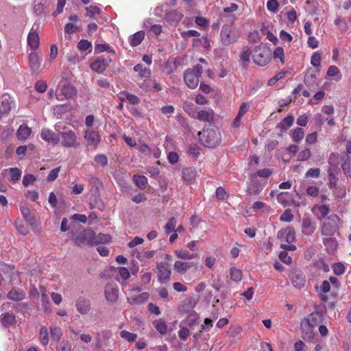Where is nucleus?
I'll return each instance as SVG.
<instances>
[{"instance_id":"obj_26","label":"nucleus","mask_w":351,"mask_h":351,"mask_svg":"<svg viewBox=\"0 0 351 351\" xmlns=\"http://www.w3.org/2000/svg\"><path fill=\"white\" fill-rule=\"evenodd\" d=\"M145 32L139 31L136 32L130 38V44L132 47L138 46L144 39Z\"/></svg>"},{"instance_id":"obj_45","label":"nucleus","mask_w":351,"mask_h":351,"mask_svg":"<svg viewBox=\"0 0 351 351\" xmlns=\"http://www.w3.org/2000/svg\"><path fill=\"white\" fill-rule=\"evenodd\" d=\"M50 332H51V338L56 341H58L62 335V330L59 327H56V326L52 327L51 326L50 328Z\"/></svg>"},{"instance_id":"obj_18","label":"nucleus","mask_w":351,"mask_h":351,"mask_svg":"<svg viewBox=\"0 0 351 351\" xmlns=\"http://www.w3.org/2000/svg\"><path fill=\"white\" fill-rule=\"evenodd\" d=\"M194 264L193 262L176 261L173 264V269L177 273L184 274Z\"/></svg>"},{"instance_id":"obj_42","label":"nucleus","mask_w":351,"mask_h":351,"mask_svg":"<svg viewBox=\"0 0 351 351\" xmlns=\"http://www.w3.org/2000/svg\"><path fill=\"white\" fill-rule=\"evenodd\" d=\"M104 51L114 53V50L107 44H97L95 46V53H100Z\"/></svg>"},{"instance_id":"obj_34","label":"nucleus","mask_w":351,"mask_h":351,"mask_svg":"<svg viewBox=\"0 0 351 351\" xmlns=\"http://www.w3.org/2000/svg\"><path fill=\"white\" fill-rule=\"evenodd\" d=\"M293 117L292 115H289L282 119V121L278 124V127L282 130H286L293 125Z\"/></svg>"},{"instance_id":"obj_39","label":"nucleus","mask_w":351,"mask_h":351,"mask_svg":"<svg viewBox=\"0 0 351 351\" xmlns=\"http://www.w3.org/2000/svg\"><path fill=\"white\" fill-rule=\"evenodd\" d=\"M324 245L327 250L330 252H333L337 247V241L332 237H327L323 240Z\"/></svg>"},{"instance_id":"obj_27","label":"nucleus","mask_w":351,"mask_h":351,"mask_svg":"<svg viewBox=\"0 0 351 351\" xmlns=\"http://www.w3.org/2000/svg\"><path fill=\"white\" fill-rule=\"evenodd\" d=\"M174 253L180 259L191 260L198 257L197 254H191L186 250H176Z\"/></svg>"},{"instance_id":"obj_2","label":"nucleus","mask_w":351,"mask_h":351,"mask_svg":"<svg viewBox=\"0 0 351 351\" xmlns=\"http://www.w3.org/2000/svg\"><path fill=\"white\" fill-rule=\"evenodd\" d=\"M197 134L201 143L208 147H216L221 141V134L217 129L206 128Z\"/></svg>"},{"instance_id":"obj_61","label":"nucleus","mask_w":351,"mask_h":351,"mask_svg":"<svg viewBox=\"0 0 351 351\" xmlns=\"http://www.w3.org/2000/svg\"><path fill=\"white\" fill-rule=\"evenodd\" d=\"M95 161L102 167H104L108 164L107 157L103 154H99L95 156Z\"/></svg>"},{"instance_id":"obj_54","label":"nucleus","mask_w":351,"mask_h":351,"mask_svg":"<svg viewBox=\"0 0 351 351\" xmlns=\"http://www.w3.org/2000/svg\"><path fill=\"white\" fill-rule=\"evenodd\" d=\"M311 156V152L309 149L306 148L301 151L298 154V160L303 161L308 160Z\"/></svg>"},{"instance_id":"obj_33","label":"nucleus","mask_w":351,"mask_h":351,"mask_svg":"<svg viewBox=\"0 0 351 351\" xmlns=\"http://www.w3.org/2000/svg\"><path fill=\"white\" fill-rule=\"evenodd\" d=\"M183 110L193 119H195L197 114V107L191 102H185L183 105Z\"/></svg>"},{"instance_id":"obj_32","label":"nucleus","mask_w":351,"mask_h":351,"mask_svg":"<svg viewBox=\"0 0 351 351\" xmlns=\"http://www.w3.org/2000/svg\"><path fill=\"white\" fill-rule=\"evenodd\" d=\"M21 212L25 220L30 224L36 223L35 217L32 214L31 210L28 208L24 206L21 207Z\"/></svg>"},{"instance_id":"obj_50","label":"nucleus","mask_w":351,"mask_h":351,"mask_svg":"<svg viewBox=\"0 0 351 351\" xmlns=\"http://www.w3.org/2000/svg\"><path fill=\"white\" fill-rule=\"evenodd\" d=\"M293 219V215L291 210H286L280 216V220L284 222H290Z\"/></svg>"},{"instance_id":"obj_12","label":"nucleus","mask_w":351,"mask_h":351,"mask_svg":"<svg viewBox=\"0 0 351 351\" xmlns=\"http://www.w3.org/2000/svg\"><path fill=\"white\" fill-rule=\"evenodd\" d=\"M140 289L138 288L132 289L130 292L128 300L131 304H138L145 302L149 298V294L147 292L139 293Z\"/></svg>"},{"instance_id":"obj_4","label":"nucleus","mask_w":351,"mask_h":351,"mask_svg":"<svg viewBox=\"0 0 351 351\" xmlns=\"http://www.w3.org/2000/svg\"><path fill=\"white\" fill-rule=\"evenodd\" d=\"M239 38L238 32L232 25H223L220 32L221 42L223 45L228 46L234 44Z\"/></svg>"},{"instance_id":"obj_25","label":"nucleus","mask_w":351,"mask_h":351,"mask_svg":"<svg viewBox=\"0 0 351 351\" xmlns=\"http://www.w3.org/2000/svg\"><path fill=\"white\" fill-rule=\"evenodd\" d=\"M93 245L100 243H108L111 241V237L109 234L99 233L97 235L93 232Z\"/></svg>"},{"instance_id":"obj_23","label":"nucleus","mask_w":351,"mask_h":351,"mask_svg":"<svg viewBox=\"0 0 351 351\" xmlns=\"http://www.w3.org/2000/svg\"><path fill=\"white\" fill-rule=\"evenodd\" d=\"M107 67L105 60L101 58H97L91 64V69L98 73H103Z\"/></svg>"},{"instance_id":"obj_22","label":"nucleus","mask_w":351,"mask_h":351,"mask_svg":"<svg viewBox=\"0 0 351 351\" xmlns=\"http://www.w3.org/2000/svg\"><path fill=\"white\" fill-rule=\"evenodd\" d=\"M316 226L309 218L302 219V232L306 235H311L315 230Z\"/></svg>"},{"instance_id":"obj_40","label":"nucleus","mask_w":351,"mask_h":351,"mask_svg":"<svg viewBox=\"0 0 351 351\" xmlns=\"http://www.w3.org/2000/svg\"><path fill=\"white\" fill-rule=\"evenodd\" d=\"M133 180L136 185L140 189H144L147 184V179L144 176H134Z\"/></svg>"},{"instance_id":"obj_19","label":"nucleus","mask_w":351,"mask_h":351,"mask_svg":"<svg viewBox=\"0 0 351 351\" xmlns=\"http://www.w3.org/2000/svg\"><path fill=\"white\" fill-rule=\"evenodd\" d=\"M12 105V101L8 95H3L0 103V114L6 115L8 114Z\"/></svg>"},{"instance_id":"obj_58","label":"nucleus","mask_w":351,"mask_h":351,"mask_svg":"<svg viewBox=\"0 0 351 351\" xmlns=\"http://www.w3.org/2000/svg\"><path fill=\"white\" fill-rule=\"evenodd\" d=\"M332 269L336 275H341L345 271V267L342 263H337L333 265Z\"/></svg>"},{"instance_id":"obj_49","label":"nucleus","mask_w":351,"mask_h":351,"mask_svg":"<svg viewBox=\"0 0 351 351\" xmlns=\"http://www.w3.org/2000/svg\"><path fill=\"white\" fill-rule=\"evenodd\" d=\"M293 285L297 288H301L304 285L305 279L302 276H295L292 278Z\"/></svg>"},{"instance_id":"obj_7","label":"nucleus","mask_w":351,"mask_h":351,"mask_svg":"<svg viewBox=\"0 0 351 351\" xmlns=\"http://www.w3.org/2000/svg\"><path fill=\"white\" fill-rule=\"evenodd\" d=\"M55 129L58 132V134L55 133L53 131L48 128H43L40 132L42 139L53 145H59L60 141V132L61 130V125L56 124L55 125Z\"/></svg>"},{"instance_id":"obj_17","label":"nucleus","mask_w":351,"mask_h":351,"mask_svg":"<svg viewBox=\"0 0 351 351\" xmlns=\"http://www.w3.org/2000/svg\"><path fill=\"white\" fill-rule=\"evenodd\" d=\"M184 80L187 86L191 89L195 88L199 84V77L194 71L187 70L184 75Z\"/></svg>"},{"instance_id":"obj_36","label":"nucleus","mask_w":351,"mask_h":351,"mask_svg":"<svg viewBox=\"0 0 351 351\" xmlns=\"http://www.w3.org/2000/svg\"><path fill=\"white\" fill-rule=\"evenodd\" d=\"M304 136V131L301 128H297L292 131L291 137L295 143H300Z\"/></svg>"},{"instance_id":"obj_63","label":"nucleus","mask_w":351,"mask_h":351,"mask_svg":"<svg viewBox=\"0 0 351 351\" xmlns=\"http://www.w3.org/2000/svg\"><path fill=\"white\" fill-rule=\"evenodd\" d=\"M319 174H320V169L319 168L310 169L306 173L305 176L306 178L310 177V178H317L319 176Z\"/></svg>"},{"instance_id":"obj_55","label":"nucleus","mask_w":351,"mask_h":351,"mask_svg":"<svg viewBox=\"0 0 351 351\" xmlns=\"http://www.w3.org/2000/svg\"><path fill=\"white\" fill-rule=\"evenodd\" d=\"M318 73H319L318 71H313L312 72L311 71H309L307 73L306 75L305 76L304 83L306 85H310V84L311 83L313 80L316 77V76L318 75Z\"/></svg>"},{"instance_id":"obj_46","label":"nucleus","mask_w":351,"mask_h":351,"mask_svg":"<svg viewBox=\"0 0 351 351\" xmlns=\"http://www.w3.org/2000/svg\"><path fill=\"white\" fill-rule=\"evenodd\" d=\"M176 225V219H175V217H171V219H169L168 222L165 226V232L167 234H169L172 231H175Z\"/></svg>"},{"instance_id":"obj_59","label":"nucleus","mask_w":351,"mask_h":351,"mask_svg":"<svg viewBox=\"0 0 351 351\" xmlns=\"http://www.w3.org/2000/svg\"><path fill=\"white\" fill-rule=\"evenodd\" d=\"M119 274L123 280H128L130 277L129 270L124 267H119L117 268Z\"/></svg>"},{"instance_id":"obj_13","label":"nucleus","mask_w":351,"mask_h":351,"mask_svg":"<svg viewBox=\"0 0 351 351\" xmlns=\"http://www.w3.org/2000/svg\"><path fill=\"white\" fill-rule=\"evenodd\" d=\"M38 25L34 24L27 36V44L32 49H36L40 45V38L38 33Z\"/></svg>"},{"instance_id":"obj_30","label":"nucleus","mask_w":351,"mask_h":351,"mask_svg":"<svg viewBox=\"0 0 351 351\" xmlns=\"http://www.w3.org/2000/svg\"><path fill=\"white\" fill-rule=\"evenodd\" d=\"M251 56V51L248 48H244L240 55V60L241 61L242 66L247 69L248 66Z\"/></svg>"},{"instance_id":"obj_38","label":"nucleus","mask_w":351,"mask_h":351,"mask_svg":"<svg viewBox=\"0 0 351 351\" xmlns=\"http://www.w3.org/2000/svg\"><path fill=\"white\" fill-rule=\"evenodd\" d=\"M39 339L40 343L47 346L49 343V332L46 326H42L40 330Z\"/></svg>"},{"instance_id":"obj_16","label":"nucleus","mask_w":351,"mask_h":351,"mask_svg":"<svg viewBox=\"0 0 351 351\" xmlns=\"http://www.w3.org/2000/svg\"><path fill=\"white\" fill-rule=\"evenodd\" d=\"M215 112L212 108H208L197 112L195 119L203 122H212L214 120Z\"/></svg>"},{"instance_id":"obj_20","label":"nucleus","mask_w":351,"mask_h":351,"mask_svg":"<svg viewBox=\"0 0 351 351\" xmlns=\"http://www.w3.org/2000/svg\"><path fill=\"white\" fill-rule=\"evenodd\" d=\"M41 58L36 52H32L29 56V62L31 70L34 72L38 71L41 62Z\"/></svg>"},{"instance_id":"obj_6","label":"nucleus","mask_w":351,"mask_h":351,"mask_svg":"<svg viewBox=\"0 0 351 351\" xmlns=\"http://www.w3.org/2000/svg\"><path fill=\"white\" fill-rule=\"evenodd\" d=\"M75 94L76 90L70 82L66 80H62L59 82L57 93L56 94L58 99H62L59 98L60 96H63L65 99H69L74 96Z\"/></svg>"},{"instance_id":"obj_21","label":"nucleus","mask_w":351,"mask_h":351,"mask_svg":"<svg viewBox=\"0 0 351 351\" xmlns=\"http://www.w3.org/2000/svg\"><path fill=\"white\" fill-rule=\"evenodd\" d=\"M32 133V129L26 124H22L16 132V136L19 141H24L27 140Z\"/></svg>"},{"instance_id":"obj_35","label":"nucleus","mask_w":351,"mask_h":351,"mask_svg":"<svg viewBox=\"0 0 351 351\" xmlns=\"http://www.w3.org/2000/svg\"><path fill=\"white\" fill-rule=\"evenodd\" d=\"M313 211L319 218H323L329 213V208L326 205H316L313 208Z\"/></svg>"},{"instance_id":"obj_56","label":"nucleus","mask_w":351,"mask_h":351,"mask_svg":"<svg viewBox=\"0 0 351 351\" xmlns=\"http://www.w3.org/2000/svg\"><path fill=\"white\" fill-rule=\"evenodd\" d=\"M311 63L313 66L318 67L321 64V55L318 52H315L311 56Z\"/></svg>"},{"instance_id":"obj_5","label":"nucleus","mask_w":351,"mask_h":351,"mask_svg":"<svg viewBox=\"0 0 351 351\" xmlns=\"http://www.w3.org/2000/svg\"><path fill=\"white\" fill-rule=\"evenodd\" d=\"M93 231L91 229H84L73 234L71 239L74 244L79 247L93 245Z\"/></svg>"},{"instance_id":"obj_64","label":"nucleus","mask_w":351,"mask_h":351,"mask_svg":"<svg viewBox=\"0 0 351 351\" xmlns=\"http://www.w3.org/2000/svg\"><path fill=\"white\" fill-rule=\"evenodd\" d=\"M36 180V177L32 174H26L23 179V184L27 186L30 183H33Z\"/></svg>"},{"instance_id":"obj_41","label":"nucleus","mask_w":351,"mask_h":351,"mask_svg":"<svg viewBox=\"0 0 351 351\" xmlns=\"http://www.w3.org/2000/svg\"><path fill=\"white\" fill-rule=\"evenodd\" d=\"M120 337L128 342H134L137 339V335L127 330L120 332Z\"/></svg>"},{"instance_id":"obj_1","label":"nucleus","mask_w":351,"mask_h":351,"mask_svg":"<svg viewBox=\"0 0 351 351\" xmlns=\"http://www.w3.org/2000/svg\"><path fill=\"white\" fill-rule=\"evenodd\" d=\"M60 145L66 148H77L80 146V140L77 134L66 125H61L60 132Z\"/></svg>"},{"instance_id":"obj_44","label":"nucleus","mask_w":351,"mask_h":351,"mask_svg":"<svg viewBox=\"0 0 351 351\" xmlns=\"http://www.w3.org/2000/svg\"><path fill=\"white\" fill-rule=\"evenodd\" d=\"M230 275L231 279L234 281L239 282L242 279L241 271L237 268H231Z\"/></svg>"},{"instance_id":"obj_3","label":"nucleus","mask_w":351,"mask_h":351,"mask_svg":"<svg viewBox=\"0 0 351 351\" xmlns=\"http://www.w3.org/2000/svg\"><path fill=\"white\" fill-rule=\"evenodd\" d=\"M271 51L269 47L264 45L256 46L252 54L254 62L261 66L267 65L271 60Z\"/></svg>"},{"instance_id":"obj_53","label":"nucleus","mask_w":351,"mask_h":351,"mask_svg":"<svg viewBox=\"0 0 351 351\" xmlns=\"http://www.w3.org/2000/svg\"><path fill=\"white\" fill-rule=\"evenodd\" d=\"M274 58H279L282 64L285 63L284 50L282 47H277L274 51Z\"/></svg>"},{"instance_id":"obj_57","label":"nucleus","mask_w":351,"mask_h":351,"mask_svg":"<svg viewBox=\"0 0 351 351\" xmlns=\"http://www.w3.org/2000/svg\"><path fill=\"white\" fill-rule=\"evenodd\" d=\"M279 3L276 0H269L267 3V9L273 12H276L278 10Z\"/></svg>"},{"instance_id":"obj_24","label":"nucleus","mask_w":351,"mask_h":351,"mask_svg":"<svg viewBox=\"0 0 351 351\" xmlns=\"http://www.w3.org/2000/svg\"><path fill=\"white\" fill-rule=\"evenodd\" d=\"M196 177V171L193 168H184L182 170V178L188 184L192 183Z\"/></svg>"},{"instance_id":"obj_8","label":"nucleus","mask_w":351,"mask_h":351,"mask_svg":"<svg viewBox=\"0 0 351 351\" xmlns=\"http://www.w3.org/2000/svg\"><path fill=\"white\" fill-rule=\"evenodd\" d=\"M339 218L336 215H331L324 222L322 233L324 235L330 236L335 234L339 226Z\"/></svg>"},{"instance_id":"obj_31","label":"nucleus","mask_w":351,"mask_h":351,"mask_svg":"<svg viewBox=\"0 0 351 351\" xmlns=\"http://www.w3.org/2000/svg\"><path fill=\"white\" fill-rule=\"evenodd\" d=\"M134 71L139 73L141 78H149L151 76V70L143 67L142 64H138L134 67Z\"/></svg>"},{"instance_id":"obj_51","label":"nucleus","mask_w":351,"mask_h":351,"mask_svg":"<svg viewBox=\"0 0 351 351\" xmlns=\"http://www.w3.org/2000/svg\"><path fill=\"white\" fill-rule=\"evenodd\" d=\"M122 95H123L131 104H138L140 101V99L135 95L129 93H123Z\"/></svg>"},{"instance_id":"obj_62","label":"nucleus","mask_w":351,"mask_h":351,"mask_svg":"<svg viewBox=\"0 0 351 351\" xmlns=\"http://www.w3.org/2000/svg\"><path fill=\"white\" fill-rule=\"evenodd\" d=\"M279 258L282 262L287 265H289L291 263L292 259L290 256L288 255V253L285 251H282L279 254Z\"/></svg>"},{"instance_id":"obj_52","label":"nucleus","mask_w":351,"mask_h":351,"mask_svg":"<svg viewBox=\"0 0 351 351\" xmlns=\"http://www.w3.org/2000/svg\"><path fill=\"white\" fill-rule=\"evenodd\" d=\"M87 16L90 18L94 17L95 15L99 14L100 9L97 6L90 5L86 8Z\"/></svg>"},{"instance_id":"obj_14","label":"nucleus","mask_w":351,"mask_h":351,"mask_svg":"<svg viewBox=\"0 0 351 351\" xmlns=\"http://www.w3.org/2000/svg\"><path fill=\"white\" fill-rule=\"evenodd\" d=\"M278 238L281 242H287V243H293L295 239V232L292 227H287L282 229L278 232Z\"/></svg>"},{"instance_id":"obj_10","label":"nucleus","mask_w":351,"mask_h":351,"mask_svg":"<svg viewBox=\"0 0 351 351\" xmlns=\"http://www.w3.org/2000/svg\"><path fill=\"white\" fill-rule=\"evenodd\" d=\"M77 311L81 315H86L91 311V303L89 299L80 296L77 298L75 302Z\"/></svg>"},{"instance_id":"obj_11","label":"nucleus","mask_w":351,"mask_h":351,"mask_svg":"<svg viewBox=\"0 0 351 351\" xmlns=\"http://www.w3.org/2000/svg\"><path fill=\"white\" fill-rule=\"evenodd\" d=\"M106 300L110 303H114L119 298V288L115 283H108L104 289Z\"/></svg>"},{"instance_id":"obj_60","label":"nucleus","mask_w":351,"mask_h":351,"mask_svg":"<svg viewBox=\"0 0 351 351\" xmlns=\"http://www.w3.org/2000/svg\"><path fill=\"white\" fill-rule=\"evenodd\" d=\"M56 351H71V344L69 341H62L57 347Z\"/></svg>"},{"instance_id":"obj_47","label":"nucleus","mask_w":351,"mask_h":351,"mask_svg":"<svg viewBox=\"0 0 351 351\" xmlns=\"http://www.w3.org/2000/svg\"><path fill=\"white\" fill-rule=\"evenodd\" d=\"M9 172L10 173L11 178H12V181L16 182V181H18L21 178V171L19 169H18L16 167L10 168L9 169Z\"/></svg>"},{"instance_id":"obj_15","label":"nucleus","mask_w":351,"mask_h":351,"mask_svg":"<svg viewBox=\"0 0 351 351\" xmlns=\"http://www.w3.org/2000/svg\"><path fill=\"white\" fill-rule=\"evenodd\" d=\"M157 269L159 281L162 283L168 282L171 274L169 266L164 263H160L157 265Z\"/></svg>"},{"instance_id":"obj_9","label":"nucleus","mask_w":351,"mask_h":351,"mask_svg":"<svg viewBox=\"0 0 351 351\" xmlns=\"http://www.w3.org/2000/svg\"><path fill=\"white\" fill-rule=\"evenodd\" d=\"M83 136L88 146L96 147L101 140L99 132L90 128L84 130Z\"/></svg>"},{"instance_id":"obj_48","label":"nucleus","mask_w":351,"mask_h":351,"mask_svg":"<svg viewBox=\"0 0 351 351\" xmlns=\"http://www.w3.org/2000/svg\"><path fill=\"white\" fill-rule=\"evenodd\" d=\"M155 328L156 330L162 335H164L167 332V325L165 323L161 320L156 321L154 322Z\"/></svg>"},{"instance_id":"obj_43","label":"nucleus","mask_w":351,"mask_h":351,"mask_svg":"<svg viewBox=\"0 0 351 351\" xmlns=\"http://www.w3.org/2000/svg\"><path fill=\"white\" fill-rule=\"evenodd\" d=\"M77 48L82 51H85L87 50L90 51L92 49V44L88 40L82 39L77 43Z\"/></svg>"},{"instance_id":"obj_28","label":"nucleus","mask_w":351,"mask_h":351,"mask_svg":"<svg viewBox=\"0 0 351 351\" xmlns=\"http://www.w3.org/2000/svg\"><path fill=\"white\" fill-rule=\"evenodd\" d=\"M8 297L14 301L22 300L25 297V293L21 289H12L8 295Z\"/></svg>"},{"instance_id":"obj_29","label":"nucleus","mask_w":351,"mask_h":351,"mask_svg":"<svg viewBox=\"0 0 351 351\" xmlns=\"http://www.w3.org/2000/svg\"><path fill=\"white\" fill-rule=\"evenodd\" d=\"M14 269L10 265L5 264L3 262H0V273L5 276H8L12 280V275L14 274Z\"/></svg>"},{"instance_id":"obj_37","label":"nucleus","mask_w":351,"mask_h":351,"mask_svg":"<svg viewBox=\"0 0 351 351\" xmlns=\"http://www.w3.org/2000/svg\"><path fill=\"white\" fill-rule=\"evenodd\" d=\"M1 319L3 325H12L15 322V315L12 313H5L1 315Z\"/></svg>"}]
</instances>
